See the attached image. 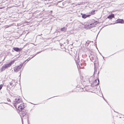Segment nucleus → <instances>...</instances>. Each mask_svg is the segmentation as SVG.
I'll list each match as a JSON object with an SVG mask.
<instances>
[{
  "instance_id": "nucleus-6",
  "label": "nucleus",
  "mask_w": 124,
  "mask_h": 124,
  "mask_svg": "<svg viewBox=\"0 0 124 124\" xmlns=\"http://www.w3.org/2000/svg\"><path fill=\"white\" fill-rule=\"evenodd\" d=\"M13 49L15 51L18 52L20 51L22 49L21 48H18L17 47H13Z\"/></svg>"
},
{
  "instance_id": "nucleus-1",
  "label": "nucleus",
  "mask_w": 124,
  "mask_h": 124,
  "mask_svg": "<svg viewBox=\"0 0 124 124\" xmlns=\"http://www.w3.org/2000/svg\"><path fill=\"white\" fill-rule=\"evenodd\" d=\"M26 106V104L23 103L21 104L18 107L17 110L19 112H21L23 109Z\"/></svg>"
},
{
  "instance_id": "nucleus-4",
  "label": "nucleus",
  "mask_w": 124,
  "mask_h": 124,
  "mask_svg": "<svg viewBox=\"0 0 124 124\" xmlns=\"http://www.w3.org/2000/svg\"><path fill=\"white\" fill-rule=\"evenodd\" d=\"M15 62L14 60H12L8 64H6L5 65V67H6V69L10 67L11 65Z\"/></svg>"
},
{
  "instance_id": "nucleus-8",
  "label": "nucleus",
  "mask_w": 124,
  "mask_h": 124,
  "mask_svg": "<svg viewBox=\"0 0 124 124\" xmlns=\"http://www.w3.org/2000/svg\"><path fill=\"white\" fill-rule=\"evenodd\" d=\"M116 23H124V21L122 19H118L116 21Z\"/></svg>"
},
{
  "instance_id": "nucleus-11",
  "label": "nucleus",
  "mask_w": 124,
  "mask_h": 124,
  "mask_svg": "<svg viewBox=\"0 0 124 124\" xmlns=\"http://www.w3.org/2000/svg\"><path fill=\"white\" fill-rule=\"evenodd\" d=\"M93 80H94L93 77H92V76L89 79V80L90 83L91 84V83H92V82L93 81Z\"/></svg>"
},
{
  "instance_id": "nucleus-3",
  "label": "nucleus",
  "mask_w": 124,
  "mask_h": 124,
  "mask_svg": "<svg viewBox=\"0 0 124 124\" xmlns=\"http://www.w3.org/2000/svg\"><path fill=\"white\" fill-rule=\"evenodd\" d=\"M23 66L22 64H20L19 66H16L14 68V71L17 72L21 69Z\"/></svg>"
},
{
  "instance_id": "nucleus-23",
  "label": "nucleus",
  "mask_w": 124,
  "mask_h": 124,
  "mask_svg": "<svg viewBox=\"0 0 124 124\" xmlns=\"http://www.w3.org/2000/svg\"><path fill=\"white\" fill-rule=\"evenodd\" d=\"M27 60H26L25 61L26 62V61H27Z\"/></svg>"
},
{
  "instance_id": "nucleus-17",
  "label": "nucleus",
  "mask_w": 124,
  "mask_h": 124,
  "mask_svg": "<svg viewBox=\"0 0 124 124\" xmlns=\"http://www.w3.org/2000/svg\"><path fill=\"white\" fill-rule=\"evenodd\" d=\"M97 71V69H94V74H95V72L96 73Z\"/></svg>"
},
{
  "instance_id": "nucleus-14",
  "label": "nucleus",
  "mask_w": 124,
  "mask_h": 124,
  "mask_svg": "<svg viewBox=\"0 0 124 124\" xmlns=\"http://www.w3.org/2000/svg\"><path fill=\"white\" fill-rule=\"evenodd\" d=\"M95 10H93L91 12L90 14L92 15H94L95 14Z\"/></svg>"
},
{
  "instance_id": "nucleus-21",
  "label": "nucleus",
  "mask_w": 124,
  "mask_h": 124,
  "mask_svg": "<svg viewBox=\"0 0 124 124\" xmlns=\"http://www.w3.org/2000/svg\"><path fill=\"white\" fill-rule=\"evenodd\" d=\"M75 61H76V60H75ZM76 61V63H77V61Z\"/></svg>"
},
{
  "instance_id": "nucleus-5",
  "label": "nucleus",
  "mask_w": 124,
  "mask_h": 124,
  "mask_svg": "<svg viewBox=\"0 0 124 124\" xmlns=\"http://www.w3.org/2000/svg\"><path fill=\"white\" fill-rule=\"evenodd\" d=\"M99 83V79H96L93 82H92L91 83V85H98Z\"/></svg>"
},
{
  "instance_id": "nucleus-20",
  "label": "nucleus",
  "mask_w": 124,
  "mask_h": 124,
  "mask_svg": "<svg viewBox=\"0 0 124 124\" xmlns=\"http://www.w3.org/2000/svg\"><path fill=\"white\" fill-rule=\"evenodd\" d=\"M2 85V84H1V85Z\"/></svg>"
},
{
  "instance_id": "nucleus-16",
  "label": "nucleus",
  "mask_w": 124,
  "mask_h": 124,
  "mask_svg": "<svg viewBox=\"0 0 124 124\" xmlns=\"http://www.w3.org/2000/svg\"><path fill=\"white\" fill-rule=\"evenodd\" d=\"M40 52H37V54H35L34 55V56H33V57H32L31 58H33L34 56H35V55H36L37 54H38V53H39Z\"/></svg>"
},
{
  "instance_id": "nucleus-7",
  "label": "nucleus",
  "mask_w": 124,
  "mask_h": 124,
  "mask_svg": "<svg viewBox=\"0 0 124 124\" xmlns=\"http://www.w3.org/2000/svg\"><path fill=\"white\" fill-rule=\"evenodd\" d=\"M81 15H82V18L84 19H85L87 17H89L90 16V15H86L83 14H81Z\"/></svg>"
},
{
  "instance_id": "nucleus-2",
  "label": "nucleus",
  "mask_w": 124,
  "mask_h": 124,
  "mask_svg": "<svg viewBox=\"0 0 124 124\" xmlns=\"http://www.w3.org/2000/svg\"><path fill=\"white\" fill-rule=\"evenodd\" d=\"M22 100L19 97H16L14 101V103L15 104H17L22 102Z\"/></svg>"
},
{
  "instance_id": "nucleus-13",
  "label": "nucleus",
  "mask_w": 124,
  "mask_h": 124,
  "mask_svg": "<svg viewBox=\"0 0 124 124\" xmlns=\"http://www.w3.org/2000/svg\"><path fill=\"white\" fill-rule=\"evenodd\" d=\"M67 29V27H64L61 29V31H65Z\"/></svg>"
},
{
  "instance_id": "nucleus-12",
  "label": "nucleus",
  "mask_w": 124,
  "mask_h": 124,
  "mask_svg": "<svg viewBox=\"0 0 124 124\" xmlns=\"http://www.w3.org/2000/svg\"><path fill=\"white\" fill-rule=\"evenodd\" d=\"M6 68V67H5V66L4 65H3L1 68L0 69V70L1 72H2Z\"/></svg>"
},
{
  "instance_id": "nucleus-10",
  "label": "nucleus",
  "mask_w": 124,
  "mask_h": 124,
  "mask_svg": "<svg viewBox=\"0 0 124 124\" xmlns=\"http://www.w3.org/2000/svg\"><path fill=\"white\" fill-rule=\"evenodd\" d=\"M114 14H112L108 16L107 17V18L109 19H111L113 18H114Z\"/></svg>"
},
{
  "instance_id": "nucleus-22",
  "label": "nucleus",
  "mask_w": 124,
  "mask_h": 124,
  "mask_svg": "<svg viewBox=\"0 0 124 124\" xmlns=\"http://www.w3.org/2000/svg\"><path fill=\"white\" fill-rule=\"evenodd\" d=\"M10 85H12L11 84H11H10Z\"/></svg>"
},
{
  "instance_id": "nucleus-15",
  "label": "nucleus",
  "mask_w": 124,
  "mask_h": 124,
  "mask_svg": "<svg viewBox=\"0 0 124 124\" xmlns=\"http://www.w3.org/2000/svg\"><path fill=\"white\" fill-rule=\"evenodd\" d=\"M90 25H92V27H94L95 25L94 23H92L90 24Z\"/></svg>"
},
{
  "instance_id": "nucleus-19",
  "label": "nucleus",
  "mask_w": 124,
  "mask_h": 124,
  "mask_svg": "<svg viewBox=\"0 0 124 124\" xmlns=\"http://www.w3.org/2000/svg\"><path fill=\"white\" fill-rule=\"evenodd\" d=\"M79 60L78 59V61H77V62L78 63V61Z\"/></svg>"
},
{
  "instance_id": "nucleus-18",
  "label": "nucleus",
  "mask_w": 124,
  "mask_h": 124,
  "mask_svg": "<svg viewBox=\"0 0 124 124\" xmlns=\"http://www.w3.org/2000/svg\"><path fill=\"white\" fill-rule=\"evenodd\" d=\"M2 88V86H0V90Z\"/></svg>"
},
{
  "instance_id": "nucleus-9",
  "label": "nucleus",
  "mask_w": 124,
  "mask_h": 124,
  "mask_svg": "<svg viewBox=\"0 0 124 124\" xmlns=\"http://www.w3.org/2000/svg\"><path fill=\"white\" fill-rule=\"evenodd\" d=\"M27 112H26V111H23L21 112V113L20 115L22 116H24L26 114Z\"/></svg>"
}]
</instances>
